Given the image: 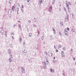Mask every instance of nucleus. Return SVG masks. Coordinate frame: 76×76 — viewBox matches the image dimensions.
<instances>
[{
	"label": "nucleus",
	"instance_id": "1",
	"mask_svg": "<svg viewBox=\"0 0 76 76\" xmlns=\"http://www.w3.org/2000/svg\"><path fill=\"white\" fill-rule=\"evenodd\" d=\"M64 34L66 35L67 36L68 35V31L67 30V29L65 28L64 30Z\"/></svg>",
	"mask_w": 76,
	"mask_h": 76
},
{
	"label": "nucleus",
	"instance_id": "2",
	"mask_svg": "<svg viewBox=\"0 0 76 76\" xmlns=\"http://www.w3.org/2000/svg\"><path fill=\"white\" fill-rule=\"evenodd\" d=\"M48 63H46V62H44V69H46V67H47V65L48 64Z\"/></svg>",
	"mask_w": 76,
	"mask_h": 76
},
{
	"label": "nucleus",
	"instance_id": "3",
	"mask_svg": "<svg viewBox=\"0 0 76 76\" xmlns=\"http://www.w3.org/2000/svg\"><path fill=\"white\" fill-rule=\"evenodd\" d=\"M52 9H53L52 8V6H51V5L50 6L48 10L49 12H51L52 10Z\"/></svg>",
	"mask_w": 76,
	"mask_h": 76
},
{
	"label": "nucleus",
	"instance_id": "4",
	"mask_svg": "<svg viewBox=\"0 0 76 76\" xmlns=\"http://www.w3.org/2000/svg\"><path fill=\"white\" fill-rule=\"evenodd\" d=\"M9 60L10 63H11L12 61H13V59L12 56H11V57H10V58L9 59Z\"/></svg>",
	"mask_w": 76,
	"mask_h": 76
},
{
	"label": "nucleus",
	"instance_id": "5",
	"mask_svg": "<svg viewBox=\"0 0 76 76\" xmlns=\"http://www.w3.org/2000/svg\"><path fill=\"white\" fill-rule=\"evenodd\" d=\"M48 54L49 56L50 57H52V55H53V54H52L50 52V51H48Z\"/></svg>",
	"mask_w": 76,
	"mask_h": 76
},
{
	"label": "nucleus",
	"instance_id": "6",
	"mask_svg": "<svg viewBox=\"0 0 76 76\" xmlns=\"http://www.w3.org/2000/svg\"><path fill=\"white\" fill-rule=\"evenodd\" d=\"M42 2H43V0H39L38 2V5L39 6V5H40L42 3Z\"/></svg>",
	"mask_w": 76,
	"mask_h": 76
},
{
	"label": "nucleus",
	"instance_id": "7",
	"mask_svg": "<svg viewBox=\"0 0 76 76\" xmlns=\"http://www.w3.org/2000/svg\"><path fill=\"white\" fill-rule=\"evenodd\" d=\"M67 17H65V22H67L69 20V16L67 15Z\"/></svg>",
	"mask_w": 76,
	"mask_h": 76
},
{
	"label": "nucleus",
	"instance_id": "8",
	"mask_svg": "<svg viewBox=\"0 0 76 76\" xmlns=\"http://www.w3.org/2000/svg\"><path fill=\"white\" fill-rule=\"evenodd\" d=\"M8 51L10 55V57H11V56H12V52H11V51H10V49H9Z\"/></svg>",
	"mask_w": 76,
	"mask_h": 76
},
{
	"label": "nucleus",
	"instance_id": "9",
	"mask_svg": "<svg viewBox=\"0 0 76 76\" xmlns=\"http://www.w3.org/2000/svg\"><path fill=\"white\" fill-rule=\"evenodd\" d=\"M21 69H22V72L23 73H25V69L24 68H23V67H22Z\"/></svg>",
	"mask_w": 76,
	"mask_h": 76
},
{
	"label": "nucleus",
	"instance_id": "10",
	"mask_svg": "<svg viewBox=\"0 0 76 76\" xmlns=\"http://www.w3.org/2000/svg\"><path fill=\"white\" fill-rule=\"evenodd\" d=\"M22 52H23V53H26L27 52V50H26L25 49H24L23 50H22Z\"/></svg>",
	"mask_w": 76,
	"mask_h": 76
},
{
	"label": "nucleus",
	"instance_id": "11",
	"mask_svg": "<svg viewBox=\"0 0 76 76\" xmlns=\"http://www.w3.org/2000/svg\"><path fill=\"white\" fill-rule=\"evenodd\" d=\"M12 10L13 12L14 11V10H15V6H12Z\"/></svg>",
	"mask_w": 76,
	"mask_h": 76
},
{
	"label": "nucleus",
	"instance_id": "12",
	"mask_svg": "<svg viewBox=\"0 0 76 76\" xmlns=\"http://www.w3.org/2000/svg\"><path fill=\"white\" fill-rule=\"evenodd\" d=\"M66 7H67L68 9H69V5L67 4L66 3Z\"/></svg>",
	"mask_w": 76,
	"mask_h": 76
},
{
	"label": "nucleus",
	"instance_id": "13",
	"mask_svg": "<svg viewBox=\"0 0 76 76\" xmlns=\"http://www.w3.org/2000/svg\"><path fill=\"white\" fill-rule=\"evenodd\" d=\"M1 33L2 35H3L4 34V31L3 30H1Z\"/></svg>",
	"mask_w": 76,
	"mask_h": 76
},
{
	"label": "nucleus",
	"instance_id": "14",
	"mask_svg": "<svg viewBox=\"0 0 76 76\" xmlns=\"http://www.w3.org/2000/svg\"><path fill=\"white\" fill-rule=\"evenodd\" d=\"M50 38H51V39H54V37H53V36L52 35L50 36Z\"/></svg>",
	"mask_w": 76,
	"mask_h": 76
},
{
	"label": "nucleus",
	"instance_id": "15",
	"mask_svg": "<svg viewBox=\"0 0 76 76\" xmlns=\"http://www.w3.org/2000/svg\"><path fill=\"white\" fill-rule=\"evenodd\" d=\"M50 72H54V69H51L50 70Z\"/></svg>",
	"mask_w": 76,
	"mask_h": 76
},
{
	"label": "nucleus",
	"instance_id": "16",
	"mask_svg": "<svg viewBox=\"0 0 76 76\" xmlns=\"http://www.w3.org/2000/svg\"><path fill=\"white\" fill-rule=\"evenodd\" d=\"M19 8L18 7H16V10L17 12H19Z\"/></svg>",
	"mask_w": 76,
	"mask_h": 76
},
{
	"label": "nucleus",
	"instance_id": "17",
	"mask_svg": "<svg viewBox=\"0 0 76 76\" xmlns=\"http://www.w3.org/2000/svg\"><path fill=\"white\" fill-rule=\"evenodd\" d=\"M60 24L61 26H63V23L62 22H60Z\"/></svg>",
	"mask_w": 76,
	"mask_h": 76
},
{
	"label": "nucleus",
	"instance_id": "18",
	"mask_svg": "<svg viewBox=\"0 0 76 76\" xmlns=\"http://www.w3.org/2000/svg\"><path fill=\"white\" fill-rule=\"evenodd\" d=\"M53 31L54 33V34H55V33H56V32L55 31V29H54V28L53 27Z\"/></svg>",
	"mask_w": 76,
	"mask_h": 76
},
{
	"label": "nucleus",
	"instance_id": "19",
	"mask_svg": "<svg viewBox=\"0 0 76 76\" xmlns=\"http://www.w3.org/2000/svg\"><path fill=\"white\" fill-rule=\"evenodd\" d=\"M32 36V34L31 33H30L29 34V37H31Z\"/></svg>",
	"mask_w": 76,
	"mask_h": 76
},
{
	"label": "nucleus",
	"instance_id": "20",
	"mask_svg": "<svg viewBox=\"0 0 76 76\" xmlns=\"http://www.w3.org/2000/svg\"><path fill=\"white\" fill-rule=\"evenodd\" d=\"M61 55L62 56H64V52H63V51H61Z\"/></svg>",
	"mask_w": 76,
	"mask_h": 76
},
{
	"label": "nucleus",
	"instance_id": "21",
	"mask_svg": "<svg viewBox=\"0 0 76 76\" xmlns=\"http://www.w3.org/2000/svg\"><path fill=\"white\" fill-rule=\"evenodd\" d=\"M70 53L71 54L73 53V50H72V49H71L70 50Z\"/></svg>",
	"mask_w": 76,
	"mask_h": 76
},
{
	"label": "nucleus",
	"instance_id": "22",
	"mask_svg": "<svg viewBox=\"0 0 76 76\" xmlns=\"http://www.w3.org/2000/svg\"><path fill=\"white\" fill-rule=\"evenodd\" d=\"M17 7L19 8V3L17 4Z\"/></svg>",
	"mask_w": 76,
	"mask_h": 76
},
{
	"label": "nucleus",
	"instance_id": "23",
	"mask_svg": "<svg viewBox=\"0 0 76 76\" xmlns=\"http://www.w3.org/2000/svg\"><path fill=\"white\" fill-rule=\"evenodd\" d=\"M34 22H36V18H34Z\"/></svg>",
	"mask_w": 76,
	"mask_h": 76
},
{
	"label": "nucleus",
	"instance_id": "24",
	"mask_svg": "<svg viewBox=\"0 0 76 76\" xmlns=\"http://www.w3.org/2000/svg\"><path fill=\"white\" fill-rule=\"evenodd\" d=\"M55 0H54L53 1V2L52 3V4H53L55 3Z\"/></svg>",
	"mask_w": 76,
	"mask_h": 76
},
{
	"label": "nucleus",
	"instance_id": "25",
	"mask_svg": "<svg viewBox=\"0 0 76 76\" xmlns=\"http://www.w3.org/2000/svg\"><path fill=\"white\" fill-rule=\"evenodd\" d=\"M64 11L65 12H66L67 11V10H66V9L65 8V7L64 8Z\"/></svg>",
	"mask_w": 76,
	"mask_h": 76
},
{
	"label": "nucleus",
	"instance_id": "26",
	"mask_svg": "<svg viewBox=\"0 0 76 76\" xmlns=\"http://www.w3.org/2000/svg\"><path fill=\"white\" fill-rule=\"evenodd\" d=\"M7 33H5L4 34V35H5V36H6V37H7Z\"/></svg>",
	"mask_w": 76,
	"mask_h": 76
},
{
	"label": "nucleus",
	"instance_id": "27",
	"mask_svg": "<svg viewBox=\"0 0 76 76\" xmlns=\"http://www.w3.org/2000/svg\"><path fill=\"white\" fill-rule=\"evenodd\" d=\"M18 27L20 29L21 28V26H20V24L18 25Z\"/></svg>",
	"mask_w": 76,
	"mask_h": 76
},
{
	"label": "nucleus",
	"instance_id": "28",
	"mask_svg": "<svg viewBox=\"0 0 76 76\" xmlns=\"http://www.w3.org/2000/svg\"><path fill=\"white\" fill-rule=\"evenodd\" d=\"M68 12H69V13H70V9H69V8H68Z\"/></svg>",
	"mask_w": 76,
	"mask_h": 76
},
{
	"label": "nucleus",
	"instance_id": "29",
	"mask_svg": "<svg viewBox=\"0 0 76 76\" xmlns=\"http://www.w3.org/2000/svg\"><path fill=\"white\" fill-rule=\"evenodd\" d=\"M63 75H64V71L63 70Z\"/></svg>",
	"mask_w": 76,
	"mask_h": 76
},
{
	"label": "nucleus",
	"instance_id": "30",
	"mask_svg": "<svg viewBox=\"0 0 76 76\" xmlns=\"http://www.w3.org/2000/svg\"><path fill=\"white\" fill-rule=\"evenodd\" d=\"M45 53L46 54V55L47 56V55H48V53H47V52H46L45 51Z\"/></svg>",
	"mask_w": 76,
	"mask_h": 76
},
{
	"label": "nucleus",
	"instance_id": "31",
	"mask_svg": "<svg viewBox=\"0 0 76 76\" xmlns=\"http://www.w3.org/2000/svg\"><path fill=\"white\" fill-rule=\"evenodd\" d=\"M9 12H10V13H11L12 10H11V9H9Z\"/></svg>",
	"mask_w": 76,
	"mask_h": 76
},
{
	"label": "nucleus",
	"instance_id": "32",
	"mask_svg": "<svg viewBox=\"0 0 76 76\" xmlns=\"http://www.w3.org/2000/svg\"><path fill=\"white\" fill-rule=\"evenodd\" d=\"M41 38H42V40H43V39H44V37L43 36H42V37Z\"/></svg>",
	"mask_w": 76,
	"mask_h": 76
},
{
	"label": "nucleus",
	"instance_id": "33",
	"mask_svg": "<svg viewBox=\"0 0 76 76\" xmlns=\"http://www.w3.org/2000/svg\"><path fill=\"white\" fill-rule=\"evenodd\" d=\"M63 50H66V48H65V47H64L63 48Z\"/></svg>",
	"mask_w": 76,
	"mask_h": 76
},
{
	"label": "nucleus",
	"instance_id": "34",
	"mask_svg": "<svg viewBox=\"0 0 76 76\" xmlns=\"http://www.w3.org/2000/svg\"><path fill=\"white\" fill-rule=\"evenodd\" d=\"M71 31L72 32H75L73 30V29H72V30H71Z\"/></svg>",
	"mask_w": 76,
	"mask_h": 76
},
{
	"label": "nucleus",
	"instance_id": "35",
	"mask_svg": "<svg viewBox=\"0 0 76 76\" xmlns=\"http://www.w3.org/2000/svg\"><path fill=\"white\" fill-rule=\"evenodd\" d=\"M20 42H21L22 41V38H20Z\"/></svg>",
	"mask_w": 76,
	"mask_h": 76
},
{
	"label": "nucleus",
	"instance_id": "36",
	"mask_svg": "<svg viewBox=\"0 0 76 76\" xmlns=\"http://www.w3.org/2000/svg\"><path fill=\"white\" fill-rule=\"evenodd\" d=\"M48 59H46V63H48Z\"/></svg>",
	"mask_w": 76,
	"mask_h": 76
},
{
	"label": "nucleus",
	"instance_id": "37",
	"mask_svg": "<svg viewBox=\"0 0 76 76\" xmlns=\"http://www.w3.org/2000/svg\"><path fill=\"white\" fill-rule=\"evenodd\" d=\"M72 17H73V16H74V14H73V13H72Z\"/></svg>",
	"mask_w": 76,
	"mask_h": 76
},
{
	"label": "nucleus",
	"instance_id": "38",
	"mask_svg": "<svg viewBox=\"0 0 76 76\" xmlns=\"http://www.w3.org/2000/svg\"><path fill=\"white\" fill-rule=\"evenodd\" d=\"M23 9V5H22V7H21V9Z\"/></svg>",
	"mask_w": 76,
	"mask_h": 76
},
{
	"label": "nucleus",
	"instance_id": "39",
	"mask_svg": "<svg viewBox=\"0 0 76 76\" xmlns=\"http://www.w3.org/2000/svg\"><path fill=\"white\" fill-rule=\"evenodd\" d=\"M53 62L54 63H55V62H56V61H55V60H54L53 61Z\"/></svg>",
	"mask_w": 76,
	"mask_h": 76
},
{
	"label": "nucleus",
	"instance_id": "40",
	"mask_svg": "<svg viewBox=\"0 0 76 76\" xmlns=\"http://www.w3.org/2000/svg\"><path fill=\"white\" fill-rule=\"evenodd\" d=\"M59 48H60L61 47V45H59Z\"/></svg>",
	"mask_w": 76,
	"mask_h": 76
},
{
	"label": "nucleus",
	"instance_id": "41",
	"mask_svg": "<svg viewBox=\"0 0 76 76\" xmlns=\"http://www.w3.org/2000/svg\"><path fill=\"white\" fill-rule=\"evenodd\" d=\"M69 4V5H71V3H70V2H68Z\"/></svg>",
	"mask_w": 76,
	"mask_h": 76
},
{
	"label": "nucleus",
	"instance_id": "42",
	"mask_svg": "<svg viewBox=\"0 0 76 76\" xmlns=\"http://www.w3.org/2000/svg\"><path fill=\"white\" fill-rule=\"evenodd\" d=\"M23 45H25V42H24L23 44Z\"/></svg>",
	"mask_w": 76,
	"mask_h": 76
},
{
	"label": "nucleus",
	"instance_id": "43",
	"mask_svg": "<svg viewBox=\"0 0 76 76\" xmlns=\"http://www.w3.org/2000/svg\"><path fill=\"white\" fill-rule=\"evenodd\" d=\"M5 34H7V31H5Z\"/></svg>",
	"mask_w": 76,
	"mask_h": 76
},
{
	"label": "nucleus",
	"instance_id": "44",
	"mask_svg": "<svg viewBox=\"0 0 76 76\" xmlns=\"http://www.w3.org/2000/svg\"><path fill=\"white\" fill-rule=\"evenodd\" d=\"M28 23H31V21L30 20H28Z\"/></svg>",
	"mask_w": 76,
	"mask_h": 76
},
{
	"label": "nucleus",
	"instance_id": "45",
	"mask_svg": "<svg viewBox=\"0 0 76 76\" xmlns=\"http://www.w3.org/2000/svg\"><path fill=\"white\" fill-rule=\"evenodd\" d=\"M11 47H12V44H10V45Z\"/></svg>",
	"mask_w": 76,
	"mask_h": 76
},
{
	"label": "nucleus",
	"instance_id": "46",
	"mask_svg": "<svg viewBox=\"0 0 76 76\" xmlns=\"http://www.w3.org/2000/svg\"><path fill=\"white\" fill-rule=\"evenodd\" d=\"M73 59L74 61H75V58H73Z\"/></svg>",
	"mask_w": 76,
	"mask_h": 76
},
{
	"label": "nucleus",
	"instance_id": "47",
	"mask_svg": "<svg viewBox=\"0 0 76 76\" xmlns=\"http://www.w3.org/2000/svg\"><path fill=\"white\" fill-rule=\"evenodd\" d=\"M56 52H58V50H57V49H56Z\"/></svg>",
	"mask_w": 76,
	"mask_h": 76
},
{
	"label": "nucleus",
	"instance_id": "48",
	"mask_svg": "<svg viewBox=\"0 0 76 76\" xmlns=\"http://www.w3.org/2000/svg\"><path fill=\"white\" fill-rule=\"evenodd\" d=\"M34 27H37V25H35V24H34Z\"/></svg>",
	"mask_w": 76,
	"mask_h": 76
},
{
	"label": "nucleus",
	"instance_id": "49",
	"mask_svg": "<svg viewBox=\"0 0 76 76\" xmlns=\"http://www.w3.org/2000/svg\"><path fill=\"white\" fill-rule=\"evenodd\" d=\"M12 1H9V3H10V4H11V3Z\"/></svg>",
	"mask_w": 76,
	"mask_h": 76
},
{
	"label": "nucleus",
	"instance_id": "50",
	"mask_svg": "<svg viewBox=\"0 0 76 76\" xmlns=\"http://www.w3.org/2000/svg\"><path fill=\"white\" fill-rule=\"evenodd\" d=\"M67 29L68 30V31H69V28H67Z\"/></svg>",
	"mask_w": 76,
	"mask_h": 76
},
{
	"label": "nucleus",
	"instance_id": "51",
	"mask_svg": "<svg viewBox=\"0 0 76 76\" xmlns=\"http://www.w3.org/2000/svg\"><path fill=\"white\" fill-rule=\"evenodd\" d=\"M26 0L28 1V2H29V1H30V0Z\"/></svg>",
	"mask_w": 76,
	"mask_h": 76
},
{
	"label": "nucleus",
	"instance_id": "52",
	"mask_svg": "<svg viewBox=\"0 0 76 76\" xmlns=\"http://www.w3.org/2000/svg\"><path fill=\"white\" fill-rule=\"evenodd\" d=\"M28 5H29V4H30V3H28Z\"/></svg>",
	"mask_w": 76,
	"mask_h": 76
},
{
	"label": "nucleus",
	"instance_id": "53",
	"mask_svg": "<svg viewBox=\"0 0 76 76\" xmlns=\"http://www.w3.org/2000/svg\"><path fill=\"white\" fill-rule=\"evenodd\" d=\"M27 31H29V29H28V28H27Z\"/></svg>",
	"mask_w": 76,
	"mask_h": 76
},
{
	"label": "nucleus",
	"instance_id": "54",
	"mask_svg": "<svg viewBox=\"0 0 76 76\" xmlns=\"http://www.w3.org/2000/svg\"><path fill=\"white\" fill-rule=\"evenodd\" d=\"M12 38H13V39L14 38H13V37L12 36Z\"/></svg>",
	"mask_w": 76,
	"mask_h": 76
},
{
	"label": "nucleus",
	"instance_id": "55",
	"mask_svg": "<svg viewBox=\"0 0 76 76\" xmlns=\"http://www.w3.org/2000/svg\"><path fill=\"white\" fill-rule=\"evenodd\" d=\"M21 10H22V12H23V10H22V9H21Z\"/></svg>",
	"mask_w": 76,
	"mask_h": 76
},
{
	"label": "nucleus",
	"instance_id": "56",
	"mask_svg": "<svg viewBox=\"0 0 76 76\" xmlns=\"http://www.w3.org/2000/svg\"><path fill=\"white\" fill-rule=\"evenodd\" d=\"M53 58L54 59H55V58H56V57H54Z\"/></svg>",
	"mask_w": 76,
	"mask_h": 76
},
{
	"label": "nucleus",
	"instance_id": "57",
	"mask_svg": "<svg viewBox=\"0 0 76 76\" xmlns=\"http://www.w3.org/2000/svg\"><path fill=\"white\" fill-rule=\"evenodd\" d=\"M73 71H75V69H73Z\"/></svg>",
	"mask_w": 76,
	"mask_h": 76
},
{
	"label": "nucleus",
	"instance_id": "58",
	"mask_svg": "<svg viewBox=\"0 0 76 76\" xmlns=\"http://www.w3.org/2000/svg\"><path fill=\"white\" fill-rule=\"evenodd\" d=\"M10 1H12V0H10Z\"/></svg>",
	"mask_w": 76,
	"mask_h": 76
},
{
	"label": "nucleus",
	"instance_id": "59",
	"mask_svg": "<svg viewBox=\"0 0 76 76\" xmlns=\"http://www.w3.org/2000/svg\"><path fill=\"white\" fill-rule=\"evenodd\" d=\"M66 3H68V2H67V1H66Z\"/></svg>",
	"mask_w": 76,
	"mask_h": 76
},
{
	"label": "nucleus",
	"instance_id": "60",
	"mask_svg": "<svg viewBox=\"0 0 76 76\" xmlns=\"http://www.w3.org/2000/svg\"><path fill=\"white\" fill-rule=\"evenodd\" d=\"M12 35H14V34H13V33H12Z\"/></svg>",
	"mask_w": 76,
	"mask_h": 76
},
{
	"label": "nucleus",
	"instance_id": "61",
	"mask_svg": "<svg viewBox=\"0 0 76 76\" xmlns=\"http://www.w3.org/2000/svg\"><path fill=\"white\" fill-rule=\"evenodd\" d=\"M64 55H63V56H62V57H64Z\"/></svg>",
	"mask_w": 76,
	"mask_h": 76
},
{
	"label": "nucleus",
	"instance_id": "62",
	"mask_svg": "<svg viewBox=\"0 0 76 76\" xmlns=\"http://www.w3.org/2000/svg\"><path fill=\"white\" fill-rule=\"evenodd\" d=\"M17 14H18V15H19V13H18V12Z\"/></svg>",
	"mask_w": 76,
	"mask_h": 76
},
{
	"label": "nucleus",
	"instance_id": "63",
	"mask_svg": "<svg viewBox=\"0 0 76 76\" xmlns=\"http://www.w3.org/2000/svg\"><path fill=\"white\" fill-rule=\"evenodd\" d=\"M15 24L14 25V27H15Z\"/></svg>",
	"mask_w": 76,
	"mask_h": 76
},
{
	"label": "nucleus",
	"instance_id": "64",
	"mask_svg": "<svg viewBox=\"0 0 76 76\" xmlns=\"http://www.w3.org/2000/svg\"><path fill=\"white\" fill-rule=\"evenodd\" d=\"M19 22H20V21H18Z\"/></svg>",
	"mask_w": 76,
	"mask_h": 76
}]
</instances>
